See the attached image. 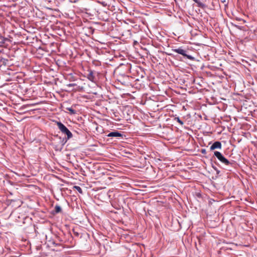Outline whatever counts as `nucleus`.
I'll list each match as a JSON object with an SVG mask.
<instances>
[{
    "label": "nucleus",
    "mask_w": 257,
    "mask_h": 257,
    "mask_svg": "<svg viewBox=\"0 0 257 257\" xmlns=\"http://www.w3.org/2000/svg\"><path fill=\"white\" fill-rule=\"evenodd\" d=\"M194 2L197 3L199 7H201L203 4L201 2H200L199 0H193Z\"/></svg>",
    "instance_id": "nucleus-11"
},
{
    "label": "nucleus",
    "mask_w": 257,
    "mask_h": 257,
    "mask_svg": "<svg viewBox=\"0 0 257 257\" xmlns=\"http://www.w3.org/2000/svg\"><path fill=\"white\" fill-rule=\"evenodd\" d=\"M87 78L91 81L94 82L95 80V76L94 73L91 70H88V73L87 74Z\"/></svg>",
    "instance_id": "nucleus-6"
},
{
    "label": "nucleus",
    "mask_w": 257,
    "mask_h": 257,
    "mask_svg": "<svg viewBox=\"0 0 257 257\" xmlns=\"http://www.w3.org/2000/svg\"><path fill=\"white\" fill-rule=\"evenodd\" d=\"M205 152V150H203V151H202V153H203Z\"/></svg>",
    "instance_id": "nucleus-17"
},
{
    "label": "nucleus",
    "mask_w": 257,
    "mask_h": 257,
    "mask_svg": "<svg viewBox=\"0 0 257 257\" xmlns=\"http://www.w3.org/2000/svg\"><path fill=\"white\" fill-rule=\"evenodd\" d=\"M205 152V150H203V151H202V153H203Z\"/></svg>",
    "instance_id": "nucleus-15"
},
{
    "label": "nucleus",
    "mask_w": 257,
    "mask_h": 257,
    "mask_svg": "<svg viewBox=\"0 0 257 257\" xmlns=\"http://www.w3.org/2000/svg\"><path fill=\"white\" fill-rule=\"evenodd\" d=\"M172 51L173 52H175L178 54H181V55L184 56V57H187L188 59H189L190 60H192L193 59V57L187 54V53H186L187 51L186 50L183 49L182 48V47H179L178 48L172 49Z\"/></svg>",
    "instance_id": "nucleus-3"
},
{
    "label": "nucleus",
    "mask_w": 257,
    "mask_h": 257,
    "mask_svg": "<svg viewBox=\"0 0 257 257\" xmlns=\"http://www.w3.org/2000/svg\"><path fill=\"white\" fill-rule=\"evenodd\" d=\"M73 232L75 236H79V233L77 232L75 229H73Z\"/></svg>",
    "instance_id": "nucleus-12"
},
{
    "label": "nucleus",
    "mask_w": 257,
    "mask_h": 257,
    "mask_svg": "<svg viewBox=\"0 0 257 257\" xmlns=\"http://www.w3.org/2000/svg\"><path fill=\"white\" fill-rule=\"evenodd\" d=\"M205 152V150H203V151H202V153H203Z\"/></svg>",
    "instance_id": "nucleus-16"
},
{
    "label": "nucleus",
    "mask_w": 257,
    "mask_h": 257,
    "mask_svg": "<svg viewBox=\"0 0 257 257\" xmlns=\"http://www.w3.org/2000/svg\"><path fill=\"white\" fill-rule=\"evenodd\" d=\"M78 0H74L73 1H70V2L72 3H76V2H78Z\"/></svg>",
    "instance_id": "nucleus-14"
},
{
    "label": "nucleus",
    "mask_w": 257,
    "mask_h": 257,
    "mask_svg": "<svg viewBox=\"0 0 257 257\" xmlns=\"http://www.w3.org/2000/svg\"><path fill=\"white\" fill-rule=\"evenodd\" d=\"M76 84H75V83H70L69 84L67 85L69 87H72V86H76Z\"/></svg>",
    "instance_id": "nucleus-13"
},
{
    "label": "nucleus",
    "mask_w": 257,
    "mask_h": 257,
    "mask_svg": "<svg viewBox=\"0 0 257 257\" xmlns=\"http://www.w3.org/2000/svg\"><path fill=\"white\" fill-rule=\"evenodd\" d=\"M175 120H177V121L181 125H183L184 124V122L183 121H182L179 117H176L175 118Z\"/></svg>",
    "instance_id": "nucleus-10"
},
{
    "label": "nucleus",
    "mask_w": 257,
    "mask_h": 257,
    "mask_svg": "<svg viewBox=\"0 0 257 257\" xmlns=\"http://www.w3.org/2000/svg\"><path fill=\"white\" fill-rule=\"evenodd\" d=\"M122 134H121L120 133L118 132H112L110 133H109L107 136L108 137H122Z\"/></svg>",
    "instance_id": "nucleus-5"
},
{
    "label": "nucleus",
    "mask_w": 257,
    "mask_h": 257,
    "mask_svg": "<svg viewBox=\"0 0 257 257\" xmlns=\"http://www.w3.org/2000/svg\"><path fill=\"white\" fill-rule=\"evenodd\" d=\"M55 211L56 213H59L61 211V208L59 205H56L55 207Z\"/></svg>",
    "instance_id": "nucleus-8"
},
{
    "label": "nucleus",
    "mask_w": 257,
    "mask_h": 257,
    "mask_svg": "<svg viewBox=\"0 0 257 257\" xmlns=\"http://www.w3.org/2000/svg\"><path fill=\"white\" fill-rule=\"evenodd\" d=\"M56 124L59 130L64 134L67 136V139L69 140L73 137L71 132L60 121H57Z\"/></svg>",
    "instance_id": "nucleus-1"
},
{
    "label": "nucleus",
    "mask_w": 257,
    "mask_h": 257,
    "mask_svg": "<svg viewBox=\"0 0 257 257\" xmlns=\"http://www.w3.org/2000/svg\"><path fill=\"white\" fill-rule=\"evenodd\" d=\"M214 156L222 163L226 165H232L227 159H226L219 152L215 151L214 152Z\"/></svg>",
    "instance_id": "nucleus-2"
},
{
    "label": "nucleus",
    "mask_w": 257,
    "mask_h": 257,
    "mask_svg": "<svg viewBox=\"0 0 257 257\" xmlns=\"http://www.w3.org/2000/svg\"><path fill=\"white\" fill-rule=\"evenodd\" d=\"M221 144L220 142L217 141L214 142L210 147V150H213L216 149H221Z\"/></svg>",
    "instance_id": "nucleus-4"
},
{
    "label": "nucleus",
    "mask_w": 257,
    "mask_h": 257,
    "mask_svg": "<svg viewBox=\"0 0 257 257\" xmlns=\"http://www.w3.org/2000/svg\"><path fill=\"white\" fill-rule=\"evenodd\" d=\"M74 188L75 189L80 193H81V194L83 193L82 190L79 186H74Z\"/></svg>",
    "instance_id": "nucleus-9"
},
{
    "label": "nucleus",
    "mask_w": 257,
    "mask_h": 257,
    "mask_svg": "<svg viewBox=\"0 0 257 257\" xmlns=\"http://www.w3.org/2000/svg\"><path fill=\"white\" fill-rule=\"evenodd\" d=\"M66 109L69 111L70 114H75L76 113V111L72 107H67Z\"/></svg>",
    "instance_id": "nucleus-7"
}]
</instances>
